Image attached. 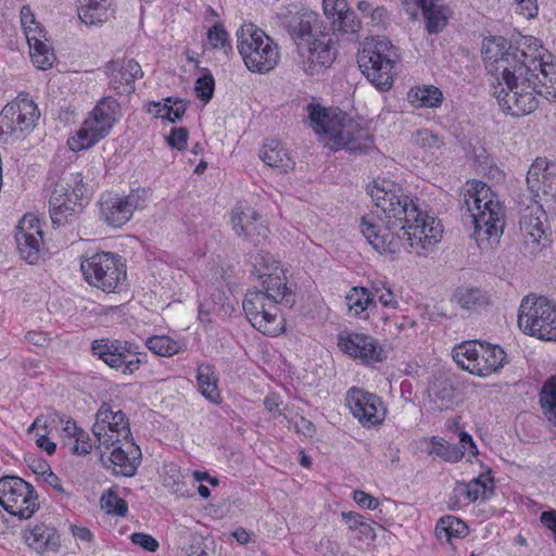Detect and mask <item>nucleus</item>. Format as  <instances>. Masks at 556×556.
<instances>
[{
	"instance_id": "7",
	"label": "nucleus",
	"mask_w": 556,
	"mask_h": 556,
	"mask_svg": "<svg viewBox=\"0 0 556 556\" xmlns=\"http://www.w3.org/2000/svg\"><path fill=\"white\" fill-rule=\"evenodd\" d=\"M395 47L384 37L371 38L358 52L357 62L362 73L379 90H389L393 85V68L397 60Z\"/></svg>"
},
{
	"instance_id": "56",
	"label": "nucleus",
	"mask_w": 556,
	"mask_h": 556,
	"mask_svg": "<svg viewBox=\"0 0 556 556\" xmlns=\"http://www.w3.org/2000/svg\"><path fill=\"white\" fill-rule=\"evenodd\" d=\"M515 10L529 20L538 15L539 7L536 0H515Z\"/></svg>"
},
{
	"instance_id": "28",
	"label": "nucleus",
	"mask_w": 556,
	"mask_h": 556,
	"mask_svg": "<svg viewBox=\"0 0 556 556\" xmlns=\"http://www.w3.org/2000/svg\"><path fill=\"white\" fill-rule=\"evenodd\" d=\"M110 87L118 94L135 91V80L143 76L140 64L134 59L111 62Z\"/></svg>"
},
{
	"instance_id": "18",
	"label": "nucleus",
	"mask_w": 556,
	"mask_h": 556,
	"mask_svg": "<svg viewBox=\"0 0 556 556\" xmlns=\"http://www.w3.org/2000/svg\"><path fill=\"white\" fill-rule=\"evenodd\" d=\"M73 190L68 193L63 185H56L49 200L50 217L54 225H61L81 207L87 189L80 173L72 174Z\"/></svg>"
},
{
	"instance_id": "41",
	"label": "nucleus",
	"mask_w": 556,
	"mask_h": 556,
	"mask_svg": "<svg viewBox=\"0 0 556 556\" xmlns=\"http://www.w3.org/2000/svg\"><path fill=\"white\" fill-rule=\"evenodd\" d=\"M147 348L154 354L170 357L185 350L182 342L173 340L167 336H153L147 339Z\"/></svg>"
},
{
	"instance_id": "60",
	"label": "nucleus",
	"mask_w": 556,
	"mask_h": 556,
	"mask_svg": "<svg viewBox=\"0 0 556 556\" xmlns=\"http://www.w3.org/2000/svg\"><path fill=\"white\" fill-rule=\"evenodd\" d=\"M186 112V104L181 100H175L173 104H168V116L166 119L170 122H176L180 119Z\"/></svg>"
},
{
	"instance_id": "44",
	"label": "nucleus",
	"mask_w": 556,
	"mask_h": 556,
	"mask_svg": "<svg viewBox=\"0 0 556 556\" xmlns=\"http://www.w3.org/2000/svg\"><path fill=\"white\" fill-rule=\"evenodd\" d=\"M29 54L36 67L43 71L50 68L55 61L53 49L49 45L48 39L29 46Z\"/></svg>"
},
{
	"instance_id": "11",
	"label": "nucleus",
	"mask_w": 556,
	"mask_h": 556,
	"mask_svg": "<svg viewBox=\"0 0 556 556\" xmlns=\"http://www.w3.org/2000/svg\"><path fill=\"white\" fill-rule=\"evenodd\" d=\"M369 195L375 204L372 214H383L386 218H394L392 226L401 227L404 220H416L418 206L402 189L388 179L375 180L369 188Z\"/></svg>"
},
{
	"instance_id": "57",
	"label": "nucleus",
	"mask_w": 556,
	"mask_h": 556,
	"mask_svg": "<svg viewBox=\"0 0 556 556\" xmlns=\"http://www.w3.org/2000/svg\"><path fill=\"white\" fill-rule=\"evenodd\" d=\"M353 500L362 508L375 509L379 505V501L376 497L361 490L354 491Z\"/></svg>"
},
{
	"instance_id": "51",
	"label": "nucleus",
	"mask_w": 556,
	"mask_h": 556,
	"mask_svg": "<svg viewBox=\"0 0 556 556\" xmlns=\"http://www.w3.org/2000/svg\"><path fill=\"white\" fill-rule=\"evenodd\" d=\"M207 41L213 49L230 47L228 33L220 24H215L208 29Z\"/></svg>"
},
{
	"instance_id": "59",
	"label": "nucleus",
	"mask_w": 556,
	"mask_h": 556,
	"mask_svg": "<svg viewBox=\"0 0 556 556\" xmlns=\"http://www.w3.org/2000/svg\"><path fill=\"white\" fill-rule=\"evenodd\" d=\"M25 339L28 343L39 348L47 346L50 342L48 334L42 331H28Z\"/></svg>"
},
{
	"instance_id": "38",
	"label": "nucleus",
	"mask_w": 556,
	"mask_h": 556,
	"mask_svg": "<svg viewBox=\"0 0 556 556\" xmlns=\"http://www.w3.org/2000/svg\"><path fill=\"white\" fill-rule=\"evenodd\" d=\"M428 455H434L447 463H457L464 457V451L457 444H452L441 437L433 435L430 439Z\"/></svg>"
},
{
	"instance_id": "52",
	"label": "nucleus",
	"mask_w": 556,
	"mask_h": 556,
	"mask_svg": "<svg viewBox=\"0 0 556 556\" xmlns=\"http://www.w3.org/2000/svg\"><path fill=\"white\" fill-rule=\"evenodd\" d=\"M49 420H50V424H62L64 425L63 426V431L70 435V437H73L75 438L78 433V431H81L83 429L81 428H78L75 420L72 419V418H66V416H64L63 414H60L58 412H53L51 414H49Z\"/></svg>"
},
{
	"instance_id": "62",
	"label": "nucleus",
	"mask_w": 556,
	"mask_h": 556,
	"mask_svg": "<svg viewBox=\"0 0 556 556\" xmlns=\"http://www.w3.org/2000/svg\"><path fill=\"white\" fill-rule=\"evenodd\" d=\"M376 527L381 528L376 522L366 520L361 525L358 529L359 535L366 541H374L377 538Z\"/></svg>"
},
{
	"instance_id": "33",
	"label": "nucleus",
	"mask_w": 556,
	"mask_h": 556,
	"mask_svg": "<svg viewBox=\"0 0 556 556\" xmlns=\"http://www.w3.org/2000/svg\"><path fill=\"white\" fill-rule=\"evenodd\" d=\"M260 156L266 165L278 169L280 173H287L294 167V161L288 150L280 141L275 139L263 146Z\"/></svg>"
},
{
	"instance_id": "16",
	"label": "nucleus",
	"mask_w": 556,
	"mask_h": 556,
	"mask_svg": "<svg viewBox=\"0 0 556 556\" xmlns=\"http://www.w3.org/2000/svg\"><path fill=\"white\" fill-rule=\"evenodd\" d=\"M40 113L36 103L27 97H18L8 103L0 114V139L21 138L36 126Z\"/></svg>"
},
{
	"instance_id": "32",
	"label": "nucleus",
	"mask_w": 556,
	"mask_h": 556,
	"mask_svg": "<svg viewBox=\"0 0 556 556\" xmlns=\"http://www.w3.org/2000/svg\"><path fill=\"white\" fill-rule=\"evenodd\" d=\"M451 302L463 311L476 312L490 305V294L478 287L462 286L454 290Z\"/></svg>"
},
{
	"instance_id": "2",
	"label": "nucleus",
	"mask_w": 556,
	"mask_h": 556,
	"mask_svg": "<svg viewBox=\"0 0 556 556\" xmlns=\"http://www.w3.org/2000/svg\"><path fill=\"white\" fill-rule=\"evenodd\" d=\"M262 289L249 290L242 303L243 311L254 328L266 336L279 334L283 327L278 320L279 307L291 308L295 304V293L287 286L286 269L265 275Z\"/></svg>"
},
{
	"instance_id": "35",
	"label": "nucleus",
	"mask_w": 556,
	"mask_h": 556,
	"mask_svg": "<svg viewBox=\"0 0 556 556\" xmlns=\"http://www.w3.org/2000/svg\"><path fill=\"white\" fill-rule=\"evenodd\" d=\"M197 382L200 393L210 402L218 404L222 401L218 389V377L210 364H201L197 369Z\"/></svg>"
},
{
	"instance_id": "9",
	"label": "nucleus",
	"mask_w": 556,
	"mask_h": 556,
	"mask_svg": "<svg viewBox=\"0 0 556 556\" xmlns=\"http://www.w3.org/2000/svg\"><path fill=\"white\" fill-rule=\"evenodd\" d=\"M118 118L117 101L111 97L101 99L76 134L68 138V148L78 152L93 147L110 134Z\"/></svg>"
},
{
	"instance_id": "46",
	"label": "nucleus",
	"mask_w": 556,
	"mask_h": 556,
	"mask_svg": "<svg viewBox=\"0 0 556 556\" xmlns=\"http://www.w3.org/2000/svg\"><path fill=\"white\" fill-rule=\"evenodd\" d=\"M432 394L438 406L448 408L455 399V388L448 379H438L432 386Z\"/></svg>"
},
{
	"instance_id": "39",
	"label": "nucleus",
	"mask_w": 556,
	"mask_h": 556,
	"mask_svg": "<svg viewBox=\"0 0 556 556\" xmlns=\"http://www.w3.org/2000/svg\"><path fill=\"white\" fill-rule=\"evenodd\" d=\"M20 17L28 46L36 45L40 40L47 39L43 27L36 20L35 14L29 7L24 5L21 9Z\"/></svg>"
},
{
	"instance_id": "47",
	"label": "nucleus",
	"mask_w": 556,
	"mask_h": 556,
	"mask_svg": "<svg viewBox=\"0 0 556 556\" xmlns=\"http://www.w3.org/2000/svg\"><path fill=\"white\" fill-rule=\"evenodd\" d=\"M345 302L350 311L354 309L355 315H359L370 305L375 306L371 294L365 288H353L346 295Z\"/></svg>"
},
{
	"instance_id": "10",
	"label": "nucleus",
	"mask_w": 556,
	"mask_h": 556,
	"mask_svg": "<svg viewBox=\"0 0 556 556\" xmlns=\"http://www.w3.org/2000/svg\"><path fill=\"white\" fill-rule=\"evenodd\" d=\"M520 330L543 341H556V305L543 295L528 294L518 308Z\"/></svg>"
},
{
	"instance_id": "37",
	"label": "nucleus",
	"mask_w": 556,
	"mask_h": 556,
	"mask_svg": "<svg viewBox=\"0 0 556 556\" xmlns=\"http://www.w3.org/2000/svg\"><path fill=\"white\" fill-rule=\"evenodd\" d=\"M437 536L447 542L453 539L464 538L468 534V526L455 516H445L440 518L435 527Z\"/></svg>"
},
{
	"instance_id": "63",
	"label": "nucleus",
	"mask_w": 556,
	"mask_h": 556,
	"mask_svg": "<svg viewBox=\"0 0 556 556\" xmlns=\"http://www.w3.org/2000/svg\"><path fill=\"white\" fill-rule=\"evenodd\" d=\"M172 100L168 98L165 103L152 102L149 106V112L157 118H165L168 116V104Z\"/></svg>"
},
{
	"instance_id": "58",
	"label": "nucleus",
	"mask_w": 556,
	"mask_h": 556,
	"mask_svg": "<svg viewBox=\"0 0 556 556\" xmlns=\"http://www.w3.org/2000/svg\"><path fill=\"white\" fill-rule=\"evenodd\" d=\"M357 9L365 13L371 14L374 21H382L386 17L387 11L383 8H374L368 1L362 0L357 3Z\"/></svg>"
},
{
	"instance_id": "26",
	"label": "nucleus",
	"mask_w": 556,
	"mask_h": 556,
	"mask_svg": "<svg viewBox=\"0 0 556 556\" xmlns=\"http://www.w3.org/2000/svg\"><path fill=\"white\" fill-rule=\"evenodd\" d=\"M407 13L415 17L421 10L429 33L441 31L450 17V10L441 0H401Z\"/></svg>"
},
{
	"instance_id": "34",
	"label": "nucleus",
	"mask_w": 556,
	"mask_h": 556,
	"mask_svg": "<svg viewBox=\"0 0 556 556\" xmlns=\"http://www.w3.org/2000/svg\"><path fill=\"white\" fill-rule=\"evenodd\" d=\"M45 224L40 222L37 215L27 213L18 222L15 228L16 243H45L46 233Z\"/></svg>"
},
{
	"instance_id": "5",
	"label": "nucleus",
	"mask_w": 556,
	"mask_h": 556,
	"mask_svg": "<svg viewBox=\"0 0 556 556\" xmlns=\"http://www.w3.org/2000/svg\"><path fill=\"white\" fill-rule=\"evenodd\" d=\"M464 202L472 217L477 243H498L504 231V211L491 188L480 181L467 182Z\"/></svg>"
},
{
	"instance_id": "64",
	"label": "nucleus",
	"mask_w": 556,
	"mask_h": 556,
	"mask_svg": "<svg viewBox=\"0 0 556 556\" xmlns=\"http://www.w3.org/2000/svg\"><path fill=\"white\" fill-rule=\"evenodd\" d=\"M541 522L556 535V511L546 510L541 514Z\"/></svg>"
},
{
	"instance_id": "61",
	"label": "nucleus",
	"mask_w": 556,
	"mask_h": 556,
	"mask_svg": "<svg viewBox=\"0 0 556 556\" xmlns=\"http://www.w3.org/2000/svg\"><path fill=\"white\" fill-rule=\"evenodd\" d=\"M458 446L464 451V454L466 452H468L472 456H476L478 454V448H477L471 435L465 431L460 432V434H459Z\"/></svg>"
},
{
	"instance_id": "12",
	"label": "nucleus",
	"mask_w": 556,
	"mask_h": 556,
	"mask_svg": "<svg viewBox=\"0 0 556 556\" xmlns=\"http://www.w3.org/2000/svg\"><path fill=\"white\" fill-rule=\"evenodd\" d=\"M453 358L470 374L488 377L503 368L506 353L498 345L467 341L453 349Z\"/></svg>"
},
{
	"instance_id": "45",
	"label": "nucleus",
	"mask_w": 556,
	"mask_h": 556,
	"mask_svg": "<svg viewBox=\"0 0 556 556\" xmlns=\"http://www.w3.org/2000/svg\"><path fill=\"white\" fill-rule=\"evenodd\" d=\"M412 142L425 152L431 154H434L444 146L443 138L427 128L415 131L412 136Z\"/></svg>"
},
{
	"instance_id": "22",
	"label": "nucleus",
	"mask_w": 556,
	"mask_h": 556,
	"mask_svg": "<svg viewBox=\"0 0 556 556\" xmlns=\"http://www.w3.org/2000/svg\"><path fill=\"white\" fill-rule=\"evenodd\" d=\"M231 225L242 240H266L268 228L261 220L258 213L247 202H238L231 212Z\"/></svg>"
},
{
	"instance_id": "4",
	"label": "nucleus",
	"mask_w": 556,
	"mask_h": 556,
	"mask_svg": "<svg viewBox=\"0 0 556 556\" xmlns=\"http://www.w3.org/2000/svg\"><path fill=\"white\" fill-rule=\"evenodd\" d=\"M299 66L308 76L324 73L337 58L334 34L324 25L317 13L306 12L294 28Z\"/></svg>"
},
{
	"instance_id": "50",
	"label": "nucleus",
	"mask_w": 556,
	"mask_h": 556,
	"mask_svg": "<svg viewBox=\"0 0 556 556\" xmlns=\"http://www.w3.org/2000/svg\"><path fill=\"white\" fill-rule=\"evenodd\" d=\"M215 88V81L211 74H204L201 77H199L194 85V91L197 93V97L207 103L214 92Z\"/></svg>"
},
{
	"instance_id": "23",
	"label": "nucleus",
	"mask_w": 556,
	"mask_h": 556,
	"mask_svg": "<svg viewBox=\"0 0 556 556\" xmlns=\"http://www.w3.org/2000/svg\"><path fill=\"white\" fill-rule=\"evenodd\" d=\"M519 230L523 243H540L551 236L547 216L543 205L534 200L521 213Z\"/></svg>"
},
{
	"instance_id": "30",
	"label": "nucleus",
	"mask_w": 556,
	"mask_h": 556,
	"mask_svg": "<svg viewBox=\"0 0 556 556\" xmlns=\"http://www.w3.org/2000/svg\"><path fill=\"white\" fill-rule=\"evenodd\" d=\"M25 543L39 554L56 553L60 548V535L56 529L46 523H39L24 531Z\"/></svg>"
},
{
	"instance_id": "25",
	"label": "nucleus",
	"mask_w": 556,
	"mask_h": 556,
	"mask_svg": "<svg viewBox=\"0 0 556 556\" xmlns=\"http://www.w3.org/2000/svg\"><path fill=\"white\" fill-rule=\"evenodd\" d=\"M527 185L535 198L556 195V163L538 157L527 174Z\"/></svg>"
},
{
	"instance_id": "15",
	"label": "nucleus",
	"mask_w": 556,
	"mask_h": 556,
	"mask_svg": "<svg viewBox=\"0 0 556 556\" xmlns=\"http://www.w3.org/2000/svg\"><path fill=\"white\" fill-rule=\"evenodd\" d=\"M0 505L21 520L29 519L39 508L34 486L16 476L0 479Z\"/></svg>"
},
{
	"instance_id": "43",
	"label": "nucleus",
	"mask_w": 556,
	"mask_h": 556,
	"mask_svg": "<svg viewBox=\"0 0 556 556\" xmlns=\"http://www.w3.org/2000/svg\"><path fill=\"white\" fill-rule=\"evenodd\" d=\"M540 404L544 415L556 426V375L544 382L540 392Z\"/></svg>"
},
{
	"instance_id": "31",
	"label": "nucleus",
	"mask_w": 556,
	"mask_h": 556,
	"mask_svg": "<svg viewBox=\"0 0 556 556\" xmlns=\"http://www.w3.org/2000/svg\"><path fill=\"white\" fill-rule=\"evenodd\" d=\"M78 17L87 26H101L114 15L113 0H78Z\"/></svg>"
},
{
	"instance_id": "36",
	"label": "nucleus",
	"mask_w": 556,
	"mask_h": 556,
	"mask_svg": "<svg viewBox=\"0 0 556 556\" xmlns=\"http://www.w3.org/2000/svg\"><path fill=\"white\" fill-rule=\"evenodd\" d=\"M409 102L416 108H437L443 100L441 90L434 86H419L408 92Z\"/></svg>"
},
{
	"instance_id": "8",
	"label": "nucleus",
	"mask_w": 556,
	"mask_h": 556,
	"mask_svg": "<svg viewBox=\"0 0 556 556\" xmlns=\"http://www.w3.org/2000/svg\"><path fill=\"white\" fill-rule=\"evenodd\" d=\"M90 352L108 367L125 376L134 375L147 363V353L141 351L139 344L124 339H94Z\"/></svg>"
},
{
	"instance_id": "14",
	"label": "nucleus",
	"mask_w": 556,
	"mask_h": 556,
	"mask_svg": "<svg viewBox=\"0 0 556 556\" xmlns=\"http://www.w3.org/2000/svg\"><path fill=\"white\" fill-rule=\"evenodd\" d=\"M151 197L146 188L132 189L128 194L105 193L101 195L100 216L105 224L121 228L128 223L137 210H142Z\"/></svg>"
},
{
	"instance_id": "17",
	"label": "nucleus",
	"mask_w": 556,
	"mask_h": 556,
	"mask_svg": "<svg viewBox=\"0 0 556 556\" xmlns=\"http://www.w3.org/2000/svg\"><path fill=\"white\" fill-rule=\"evenodd\" d=\"M92 433L105 446H114L123 440H128L131 435L125 413L113 412L106 403H103L97 412Z\"/></svg>"
},
{
	"instance_id": "40",
	"label": "nucleus",
	"mask_w": 556,
	"mask_h": 556,
	"mask_svg": "<svg viewBox=\"0 0 556 556\" xmlns=\"http://www.w3.org/2000/svg\"><path fill=\"white\" fill-rule=\"evenodd\" d=\"M250 263L253 267L252 274L258 278H264L265 275L271 273L280 271L283 274V268L280 267V261L276 260L274 255L264 250L251 254Z\"/></svg>"
},
{
	"instance_id": "53",
	"label": "nucleus",
	"mask_w": 556,
	"mask_h": 556,
	"mask_svg": "<svg viewBox=\"0 0 556 556\" xmlns=\"http://www.w3.org/2000/svg\"><path fill=\"white\" fill-rule=\"evenodd\" d=\"M166 141L169 147L182 151L187 148L188 130L184 127H175L172 129Z\"/></svg>"
},
{
	"instance_id": "19",
	"label": "nucleus",
	"mask_w": 556,
	"mask_h": 556,
	"mask_svg": "<svg viewBox=\"0 0 556 556\" xmlns=\"http://www.w3.org/2000/svg\"><path fill=\"white\" fill-rule=\"evenodd\" d=\"M345 403L352 415L363 427L371 428L381 425L387 415L382 400L370 392L351 388L345 395Z\"/></svg>"
},
{
	"instance_id": "21",
	"label": "nucleus",
	"mask_w": 556,
	"mask_h": 556,
	"mask_svg": "<svg viewBox=\"0 0 556 556\" xmlns=\"http://www.w3.org/2000/svg\"><path fill=\"white\" fill-rule=\"evenodd\" d=\"M493 490L491 470L479 475V477L471 479L469 482H456L447 501L448 508L456 510L479 500H489L493 494Z\"/></svg>"
},
{
	"instance_id": "3",
	"label": "nucleus",
	"mask_w": 556,
	"mask_h": 556,
	"mask_svg": "<svg viewBox=\"0 0 556 556\" xmlns=\"http://www.w3.org/2000/svg\"><path fill=\"white\" fill-rule=\"evenodd\" d=\"M309 126L331 150L366 151L372 143L368 130L340 110L308 104Z\"/></svg>"
},
{
	"instance_id": "48",
	"label": "nucleus",
	"mask_w": 556,
	"mask_h": 556,
	"mask_svg": "<svg viewBox=\"0 0 556 556\" xmlns=\"http://www.w3.org/2000/svg\"><path fill=\"white\" fill-rule=\"evenodd\" d=\"M100 503L108 514L125 517L128 513L127 502L118 497L112 489H109L101 495Z\"/></svg>"
},
{
	"instance_id": "55",
	"label": "nucleus",
	"mask_w": 556,
	"mask_h": 556,
	"mask_svg": "<svg viewBox=\"0 0 556 556\" xmlns=\"http://www.w3.org/2000/svg\"><path fill=\"white\" fill-rule=\"evenodd\" d=\"M91 450L92 443L89 434L85 430L78 431L75 437V444L72 448L73 453L77 455H87Z\"/></svg>"
},
{
	"instance_id": "1",
	"label": "nucleus",
	"mask_w": 556,
	"mask_h": 556,
	"mask_svg": "<svg viewBox=\"0 0 556 556\" xmlns=\"http://www.w3.org/2000/svg\"><path fill=\"white\" fill-rule=\"evenodd\" d=\"M513 48L503 37L486 38L482 54L486 71L494 76L493 96L502 111L513 117L532 113L538 96L556 100V64L545 60L544 49L533 38Z\"/></svg>"
},
{
	"instance_id": "29",
	"label": "nucleus",
	"mask_w": 556,
	"mask_h": 556,
	"mask_svg": "<svg viewBox=\"0 0 556 556\" xmlns=\"http://www.w3.org/2000/svg\"><path fill=\"white\" fill-rule=\"evenodd\" d=\"M110 460L114 475L134 477L141 462V450L132 440H125L123 445L114 447Z\"/></svg>"
},
{
	"instance_id": "20",
	"label": "nucleus",
	"mask_w": 556,
	"mask_h": 556,
	"mask_svg": "<svg viewBox=\"0 0 556 556\" xmlns=\"http://www.w3.org/2000/svg\"><path fill=\"white\" fill-rule=\"evenodd\" d=\"M338 346L342 352L364 364L379 363L387 358L382 344L374 337L363 332L341 331L338 334Z\"/></svg>"
},
{
	"instance_id": "6",
	"label": "nucleus",
	"mask_w": 556,
	"mask_h": 556,
	"mask_svg": "<svg viewBox=\"0 0 556 556\" xmlns=\"http://www.w3.org/2000/svg\"><path fill=\"white\" fill-rule=\"evenodd\" d=\"M237 48L244 65L253 73H268L280 59L278 45L251 23L237 31Z\"/></svg>"
},
{
	"instance_id": "42",
	"label": "nucleus",
	"mask_w": 556,
	"mask_h": 556,
	"mask_svg": "<svg viewBox=\"0 0 556 556\" xmlns=\"http://www.w3.org/2000/svg\"><path fill=\"white\" fill-rule=\"evenodd\" d=\"M376 214L364 216L361 220V231L368 243L381 240L383 243L388 241L389 230L391 226H383L381 218L379 222L375 219ZM380 217V215L378 216Z\"/></svg>"
},
{
	"instance_id": "24",
	"label": "nucleus",
	"mask_w": 556,
	"mask_h": 556,
	"mask_svg": "<svg viewBox=\"0 0 556 556\" xmlns=\"http://www.w3.org/2000/svg\"><path fill=\"white\" fill-rule=\"evenodd\" d=\"M442 231V225L439 222L433 217H424L418 208L416 220H404L396 236L400 240L410 242L418 240V243H438L441 240Z\"/></svg>"
},
{
	"instance_id": "54",
	"label": "nucleus",
	"mask_w": 556,
	"mask_h": 556,
	"mask_svg": "<svg viewBox=\"0 0 556 556\" xmlns=\"http://www.w3.org/2000/svg\"><path fill=\"white\" fill-rule=\"evenodd\" d=\"M130 541L135 545H138L148 552H155L160 546L159 542L152 535L143 532L132 533L130 535Z\"/></svg>"
},
{
	"instance_id": "13",
	"label": "nucleus",
	"mask_w": 556,
	"mask_h": 556,
	"mask_svg": "<svg viewBox=\"0 0 556 556\" xmlns=\"http://www.w3.org/2000/svg\"><path fill=\"white\" fill-rule=\"evenodd\" d=\"M80 269L90 286H94L104 292H116L126 279L124 260L110 252L97 253L83 261Z\"/></svg>"
},
{
	"instance_id": "49",
	"label": "nucleus",
	"mask_w": 556,
	"mask_h": 556,
	"mask_svg": "<svg viewBox=\"0 0 556 556\" xmlns=\"http://www.w3.org/2000/svg\"><path fill=\"white\" fill-rule=\"evenodd\" d=\"M14 250L26 263L34 265L49 254L46 245H15Z\"/></svg>"
},
{
	"instance_id": "27",
	"label": "nucleus",
	"mask_w": 556,
	"mask_h": 556,
	"mask_svg": "<svg viewBox=\"0 0 556 556\" xmlns=\"http://www.w3.org/2000/svg\"><path fill=\"white\" fill-rule=\"evenodd\" d=\"M323 10L333 31L354 35L361 29V22L346 0H324Z\"/></svg>"
}]
</instances>
